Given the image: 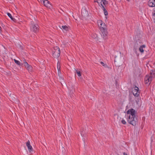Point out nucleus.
<instances>
[{"mask_svg": "<svg viewBox=\"0 0 155 155\" xmlns=\"http://www.w3.org/2000/svg\"><path fill=\"white\" fill-rule=\"evenodd\" d=\"M127 121L129 123L133 126H135L137 123V119L136 117H130V115L127 116Z\"/></svg>", "mask_w": 155, "mask_h": 155, "instance_id": "nucleus-1", "label": "nucleus"}, {"mask_svg": "<svg viewBox=\"0 0 155 155\" xmlns=\"http://www.w3.org/2000/svg\"><path fill=\"white\" fill-rule=\"evenodd\" d=\"M52 56L54 58H58L60 55V51L59 48L58 47H54L52 50Z\"/></svg>", "mask_w": 155, "mask_h": 155, "instance_id": "nucleus-2", "label": "nucleus"}, {"mask_svg": "<svg viewBox=\"0 0 155 155\" xmlns=\"http://www.w3.org/2000/svg\"><path fill=\"white\" fill-rule=\"evenodd\" d=\"M39 26L37 24H32L31 26V30L35 33L39 31Z\"/></svg>", "mask_w": 155, "mask_h": 155, "instance_id": "nucleus-3", "label": "nucleus"}, {"mask_svg": "<svg viewBox=\"0 0 155 155\" xmlns=\"http://www.w3.org/2000/svg\"><path fill=\"white\" fill-rule=\"evenodd\" d=\"M134 89L133 90L132 92L134 96L138 97L140 93L139 88L136 85H134Z\"/></svg>", "mask_w": 155, "mask_h": 155, "instance_id": "nucleus-4", "label": "nucleus"}, {"mask_svg": "<svg viewBox=\"0 0 155 155\" xmlns=\"http://www.w3.org/2000/svg\"><path fill=\"white\" fill-rule=\"evenodd\" d=\"M101 32V35L104 39H106L107 38L108 32L107 29L100 30Z\"/></svg>", "mask_w": 155, "mask_h": 155, "instance_id": "nucleus-5", "label": "nucleus"}, {"mask_svg": "<svg viewBox=\"0 0 155 155\" xmlns=\"http://www.w3.org/2000/svg\"><path fill=\"white\" fill-rule=\"evenodd\" d=\"M127 114H130V115H130V117H136V112L135 110L133 109H131L128 110L127 111Z\"/></svg>", "mask_w": 155, "mask_h": 155, "instance_id": "nucleus-6", "label": "nucleus"}, {"mask_svg": "<svg viewBox=\"0 0 155 155\" xmlns=\"http://www.w3.org/2000/svg\"><path fill=\"white\" fill-rule=\"evenodd\" d=\"M98 25L100 24V30L107 29L106 25L101 20H99L98 21Z\"/></svg>", "mask_w": 155, "mask_h": 155, "instance_id": "nucleus-7", "label": "nucleus"}, {"mask_svg": "<svg viewBox=\"0 0 155 155\" xmlns=\"http://www.w3.org/2000/svg\"><path fill=\"white\" fill-rule=\"evenodd\" d=\"M44 6L47 8H50L51 5L50 2L48 0H42Z\"/></svg>", "mask_w": 155, "mask_h": 155, "instance_id": "nucleus-8", "label": "nucleus"}, {"mask_svg": "<svg viewBox=\"0 0 155 155\" xmlns=\"http://www.w3.org/2000/svg\"><path fill=\"white\" fill-rule=\"evenodd\" d=\"M26 146L27 147L29 151L30 152H32L33 150V149L32 146L30 144V142L29 140H28L26 143Z\"/></svg>", "mask_w": 155, "mask_h": 155, "instance_id": "nucleus-9", "label": "nucleus"}, {"mask_svg": "<svg viewBox=\"0 0 155 155\" xmlns=\"http://www.w3.org/2000/svg\"><path fill=\"white\" fill-rule=\"evenodd\" d=\"M152 78L150 76H146L145 78V81L146 84H147L149 82H151L152 81Z\"/></svg>", "mask_w": 155, "mask_h": 155, "instance_id": "nucleus-10", "label": "nucleus"}, {"mask_svg": "<svg viewBox=\"0 0 155 155\" xmlns=\"http://www.w3.org/2000/svg\"><path fill=\"white\" fill-rule=\"evenodd\" d=\"M148 5L150 7H154L155 6V0H149L148 2Z\"/></svg>", "mask_w": 155, "mask_h": 155, "instance_id": "nucleus-11", "label": "nucleus"}, {"mask_svg": "<svg viewBox=\"0 0 155 155\" xmlns=\"http://www.w3.org/2000/svg\"><path fill=\"white\" fill-rule=\"evenodd\" d=\"M101 6L102 7V9L103 10L104 15L105 16L107 15H108V12L107 10L106 9L104 6L102 5V4H101Z\"/></svg>", "mask_w": 155, "mask_h": 155, "instance_id": "nucleus-12", "label": "nucleus"}, {"mask_svg": "<svg viewBox=\"0 0 155 155\" xmlns=\"http://www.w3.org/2000/svg\"><path fill=\"white\" fill-rule=\"evenodd\" d=\"M150 74V76L152 78H153L155 77V70L153 69L151 70Z\"/></svg>", "mask_w": 155, "mask_h": 155, "instance_id": "nucleus-13", "label": "nucleus"}, {"mask_svg": "<svg viewBox=\"0 0 155 155\" xmlns=\"http://www.w3.org/2000/svg\"><path fill=\"white\" fill-rule=\"evenodd\" d=\"M145 47L146 45H141L139 48V51L142 53H143L144 52L143 48H145Z\"/></svg>", "mask_w": 155, "mask_h": 155, "instance_id": "nucleus-14", "label": "nucleus"}, {"mask_svg": "<svg viewBox=\"0 0 155 155\" xmlns=\"http://www.w3.org/2000/svg\"><path fill=\"white\" fill-rule=\"evenodd\" d=\"M28 65L25 66V67L27 68V70L29 72H31L32 70V67L29 65L28 64Z\"/></svg>", "mask_w": 155, "mask_h": 155, "instance_id": "nucleus-15", "label": "nucleus"}, {"mask_svg": "<svg viewBox=\"0 0 155 155\" xmlns=\"http://www.w3.org/2000/svg\"><path fill=\"white\" fill-rule=\"evenodd\" d=\"M138 47V44L137 43V41L134 44V50L136 52H137V47Z\"/></svg>", "mask_w": 155, "mask_h": 155, "instance_id": "nucleus-16", "label": "nucleus"}, {"mask_svg": "<svg viewBox=\"0 0 155 155\" xmlns=\"http://www.w3.org/2000/svg\"><path fill=\"white\" fill-rule=\"evenodd\" d=\"M7 14L11 18V19L13 20V21H15L16 20V19L13 18L12 16V15L9 13L8 12L7 13Z\"/></svg>", "mask_w": 155, "mask_h": 155, "instance_id": "nucleus-17", "label": "nucleus"}, {"mask_svg": "<svg viewBox=\"0 0 155 155\" xmlns=\"http://www.w3.org/2000/svg\"><path fill=\"white\" fill-rule=\"evenodd\" d=\"M103 0H96V1H94V2H97L98 3V4L100 6H101V4H102V1H103Z\"/></svg>", "mask_w": 155, "mask_h": 155, "instance_id": "nucleus-18", "label": "nucleus"}, {"mask_svg": "<svg viewBox=\"0 0 155 155\" xmlns=\"http://www.w3.org/2000/svg\"><path fill=\"white\" fill-rule=\"evenodd\" d=\"M62 28L66 31H68V28L66 25L62 26Z\"/></svg>", "mask_w": 155, "mask_h": 155, "instance_id": "nucleus-19", "label": "nucleus"}, {"mask_svg": "<svg viewBox=\"0 0 155 155\" xmlns=\"http://www.w3.org/2000/svg\"><path fill=\"white\" fill-rule=\"evenodd\" d=\"M91 37L94 38H96L97 37V35L95 33L92 34Z\"/></svg>", "mask_w": 155, "mask_h": 155, "instance_id": "nucleus-20", "label": "nucleus"}, {"mask_svg": "<svg viewBox=\"0 0 155 155\" xmlns=\"http://www.w3.org/2000/svg\"><path fill=\"white\" fill-rule=\"evenodd\" d=\"M60 67L61 66L60 63L58 62L57 64V68L58 72L60 71Z\"/></svg>", "mask_w": 155, "mask_h": 155, "instance_id": "nucleus-21", "label": "nucleus"}, {"mask_svg": "<svg viewBox=\"0 0 155 155\" xmlns=\"http://www.w3.org/2000/svg\"><path fill=\"white\" fill-rule=\"evenodd\" d=\"M100 63L105 68H108V66L106 64H105L103 62L101 61L100 62Z\"/></svg>", "mask_w": 155, "mask_h": 155, "instance_id": "nucleus-22", "label": "nucleus"}, {"mask_svg": "<svg viewBox=\"0 0 155 155\" xmlns=\"http://www.w3.org/2000/svg\"><path fill=\"white\" fill-rule=\"evenodd\" d=\"M102 2H103V4L104 5L108 4V2L106 0H103L102 1Z\"/></svg>", "mask_w": 155, "mask_h": 155, "instance_id": "nucleus-23", "label": "nucleus"}, {"mask_svg": "<svg viewBox=\"0 0 155 155\" xmlns=\"http://www.w3.org/2000/svg\"><path fill=\"white\" fill-rule=\"evenodd\" d=\"M14 61L15 63L18 65H20V61H18L17 60L15 59H14Z\"/></svg>", "mask_w": 155, "mask_h": 155, "instance_id": "nucleus-24", "label": "nucleus"}, {"mask_svg": "<svg viewBox=\"0 0 155 155\" xmlns=\"http://www.w3.org/2000/svg\"><path fill=\"white\" fill-rule=\"evenodd\" d=\"M76 70V72L77 73L78 76L79 77L81 76V72L79 71H78L77 70Z\"/></svg>", "mask_w": 155, "mask_h": 155, "instance_id": "nucleus-25", "label": "nucleus"}, {"mask_svg": "<svg viewBox=\"0 0 155 155\" xmlns=\"http://www.w3.org/2000/svg\"><path fill=\"white\" fill-rule=\"evenodd\" d=\"M23 64H24L25 66H26L27 65H28V63L24 59L23 61Z\"/></svg>", "mask_w": 155, "mask_h": 155, "instance_id": "nucleus-26", "label": "nucleus"}, {"mask_svg": "<svg viewBox=\"0 0 155 155\" xmlns=\"http://www.w3.org/2000/svg\"><path fill=\"white\" fill-rule=\"evenodd\" d=\"M121 123L124 124H126V122L124 119L122 120Z\"/></svg>", "mask_w": 155, "mask_h": 155, "instance_id": "nucleus-27", "label": "nucleus"}, {"mask_svg": "<svg viewBox=\"0 0 155 155\" xmlns=\"http://www.w3.org/2000/svg\"><path fill=\"white\" fill-rule=\"evenodd\" d=\"M123 154L124 155H128L127 154V153H125V152L123 153Z\"/></svg>", "mask_w": 155, "mask_h": 155, "instance_id": "nucleus-28", "label": "nucleus"}, {"mask_svg": "<svg viewBox=\"0 0 155 155\" xmlns=\"http://www.w3.org/2000/svg\"><path fill=\"white\" fill-rule=\"evenodd\" d=\"M127 0L128 1H130V0Z\"/></svg>", "mask_w": 155, "mask_h": 155, "instance_id": "nucleus-29", "label": "nucleus"}]
</instances>
